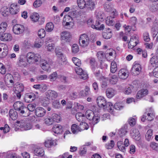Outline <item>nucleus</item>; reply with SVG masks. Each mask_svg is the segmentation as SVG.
Listing matches in <instances>:
<instances>
[{
	"label": "nucleus",
	"instance_id": "1",
	"mask_svg": "<svg viewBox=\"0 0 158 158\" xmlns=\"http://www.w3.org/2000/svg\"><path fill=\"white\" fill-rule=\"evenodd\" d=\"M58 97V93L55 91L49 90L45 93V97L41 99L42 105L46 107L49 104L50 100H53Z\"/></svg>",
	"mask_w": 158,
	"mask_h": 158
},
{
	"label": "nucleus",
	"instance_id": "2",
	"mask_svg": "<svg viewBox=\"0 0 158 158\" xmlns=\"http://www.w3.org/2000/svg\"><path fill=\"white\" fill-rule=\"evenodd\" d=\"M89 39L88 35L85 34H83L80 35L79 43L80 45L82 47H85L89 44Z\"/></svg>",
	"mask_w": 158,
	"mask_h": 158
},
{
	"label": "nucleus",
	"instance_id": "3",
	"mask_svg": "<svg viewBox=\"0 0 158 158\" xmlns=\"http://www.w3.org/2000/svg\"><path fill=\"white\" fill-rule=\"evenodd\" d=\"M15 125L19 127L22 131L30 130L31 128V125L30 123H27L25 121L23 120H17Z\"/></svg>",
	"mask_w": 158,
	"mask_h": 158
},
{
	"label": "nucleus",
	"instance_id": "4",
	"mask_svg": "<svg viewBox=\"0 0 158 158\" xmlns=\"http://www.w3.org/2000/svg\"><path fill=\"white\" fill-rule=\"evenodd\" d=\"M94 23V20L92 18L89 19L87 21V24L89 25H90L92 28L98 30H101L104 29V24H102L99 26L101 24L100 22L98 21L97 22L96 21L95 25L93 24Z\"/></svg>",
	"mask_w": 158,
	"mask_h": 158
},
{
	"label": "nucleus",
	"instance_id": "5",
	"mask_svg": "<svg viewBox=\"0 0 158 158\" xmlns=\"http://www.w3.org/2000/svg\"><path fill=\"white\" fill-rule=\"evenodd\" d=\"M38 56V54L35 55L31 52H28L26 56L27 62L29 64H32L38 61L39 59Z\"/></svg>",
	"mask_w": 158,
	"mask_h": 158
},
{
	"label": "nucleus",
	"instance_id": "6",
	"mask_svg": "<svg viewBox=\"0 0 158 158\" xmlns=\"http://www.w3.org/2000/svg\"><path fill=\"white\" fill-rule=\"evenodd\" d=\"M12 30L14 33L15 34H21L24 32L25 27L22 25L16 24L13 26Z\"/></svg>",
	"mask_w": 158,
	"mask_h": 158
},
{
	"label": "nucleus",
	"instance_id": "7",
	"mask_svg": "<svg viewBox=\"0 0 158 158\" xmlns=\"http://www.w3.org/2000/svg\"><path fill=\"white\" fill-rule=\"evenodd\" d=\"M75 70L76 73L79 76L80 78L83 80H86L88 78V76L87 73L80 68V66L76 67L75 68Z\"/></svg>",
	"mask_w": 158,
	"mask_h": 158
},
{
	"label": "nucleus",
	"instance_id": "8",
	"mask_svg": "<svg viewBox=\"0 0 158 158\" xmlns=\"http://www.w3.org/2000/svg\"><path fill=\"white\" fill-rule=\"evenodd\" d=\"M60 39L61 41L65 42H69L71 38L70 33L67 31L61 32L60 34Z\"/></svg>",
	"mask_w": 158,
	"mask_h": 158
},
{
	"label": "nucleus",
	"instance_id": "9",
	"mask_svg": "<svg viewBox=\"0 0 158 158\" xmlns=\"http://www.w3.org/2000/svg\"><path fill=\"white\" fill-rule=\"evenodd\" d=\"M141 70V66L138 64H135L132 67L131 72L132 74L134 76L139 75L140 73Z\"/></svg>",
	"mask_w": 158,
	"mask_h": 158
},
{
	"label": "nucleus",
	"instance_id": "10",
	"mask_svg": "<svg viewBox=\"0 0 158 158\" xmlns=\"http://www.w3.org/2000/svg\"><path fill=\"white\" fill-rule=\"evenodd\" d=\"M35 94L33 93L26 94L24 96V100L27 103L32 102L35 99Z\"/></svg>",
	"mask_w": 158,
	"mask_h": 158
},
{
	"label": "nucleus",
	"instance_id": "11",
	"mask_svg": "<svg viewBox=\"0 0 158 158\" xmlns=\"http://www.w3.org/2000/svg\"><path fill=\"white\" fill-rule=\"evenodd\" d=\"M50 65L51 64L47 60L44 59L40 60V67L43 70L47 71L50 68Z\"/></svg>",
	"mask_w": 158,
	"mask_h": 158
},
{
	"label": "nucleus",
	"instance_id": "12",
	"mask_svg": "<svg viewBox=\"0 0 158 158\" xmlns=\"http://www.w3.org/2000/svg\"><path fill=\"white\" fill-rule=\"evenodd\" d=\"M118 76L119 77L123 79H125L128 76V72L124 69H121L118 72Z\"/></svg>",
	"mask_w": 158,
	"mask_h": 158
},
{
	"label": "nucleus",
	"instance_id": "13",
	"mask_svg": "<svg viewBox=\"0 0 158 158\" xmlns=\"http://www.w3.org/2000/svg\"><path fill=\"white\" fill-rule=\"evenodd\" d=\"M69 15H66L63 20V22L62 23L63 25L67 29H70L71 27V26L72 25V24H73V23L71 21L67 22V21L66 20V19H68Z\"/></svg>",
	"mask_w": 158,
	"mask_h": 158
},
{
	"label": "nucleus",
	"instance_id": "14",
	"mask_svg": "<svg viewBox=\"0 0 158 158\" xmlns=\"http://www.w3.org/2000/svg\"><path fill=\"white\" fill-rule=\"evenodd\" d=\"M106 101L105 98L102 96H99L97 99V102L98 106L101 108H103L105 106Z\"/></svg>",
	"mask_w": 158,
	"mask_h": 158
},
{
	"label": "nucleus",
	"instance_id": "15",
	"mask_svg": "<svg viewBox=\"0 0 158 158\" xmlns=\"http://www.w3.org/2000/svg\"><path fill=\"white\" fill-rule=\"evenodd\" d=\"M52 130L55 133L60 134L63 131V127L61 125L56 124L53 126Z\"/></svg>",
	"mask_w": 158,
	"mask_h": 158
},
{
	"label": "nucleus",
	"instance_id": "16",
	"mask_svg": "<svg viewBox=\"0 0 158 158\" xmlns=\"http://www.w3.org/2000/svg\"><path fill=\"white\" fill-rule=\"evenodd\" d=\"M19 113L21 115L24 117H27L29 116L30 114V112L28 110L26 107H24L21 108V110L18 111Z\"/></svg>",
	"mask_w": 158,
	"mask_h": 158
},
{
	"label": "nucleus",
	"instance_id": "17",
	"mask_svg": "<svg viewBox=\"0 0 158 158\" xmlns=\"http://www.w3.org/2000/svg\"><path fill=\"white\" fill-rule=\"evenodd\" d=\"M95 4L92 0H87L86 1L85 6L88 10H92L95 7Z\"/></svg>",
	"mask_w": 158,
	"mask_h": 158
},
{
	"label": "nucleus",
	"instance_id": "18",
	"mask_svg": "<svg viewBox=\"0 0 158 158\" xmlns=\"http://www.w3.org/2000/svg\"><path fill=\"white\" fill-rule=\"evenodd\" d=\"M9 12L12 15L16 14L19 12V9L17 4H12L9 9Z\"/></svg>",
	"mask_w": 158,
	"mask_h": 158
},
{
	"label": "nucleus",
	"instance_id": "19",
	"mask_svg": "<svg viewBox=\"0 0 158 158\" xmlns=\"http://www.w3.org/2000/svg\"><path fill=\"white\" fill-rule=\"evenodd\" d=\"M12 37L9 33H6L2 34L0 37V40L4 41H9L11 40Z\"/></svg>",
	"mask_w": 158,
	"mask_h": 158
},
{
	"label": "nucleus",
	"instance_id": "20",
	"mask_svg": "<svg viewBox=\"0 0 158 158\" xmlns=\"http://www.w3.org/2000/svg\"><path fill=\"white\" fill-rule=\"evenodd\" d=\"M112 32L109 28L105 30L104 32L102 33V35L103 38L105 39H109L112 36Z\"/></svg>",
	"mask_w": 158,
	"mask_h": 158
},
{
	"label": "nucleus",
	"instance_id": "21",
	"mask_svg": "<svg viewBox=\"0 0 158 158\" xmlns=\"http://www.w3.org/2000/svg\"><path fill=\"white\" fill-rule=\"evenodd\" d=\"M148 90L146 89H143L139 90L137 94L136 97L138 99H140L146 95L148 94Z\"/></svg>",
	"mask_w": 158,
	"mask_h": 158
},
{
	"label": "nucleus",
	"instance_id": "22",
	"mask_svg": "<svg viewBox=\"0 0 158 158\" xmlns=\"http://www.w3.org/2000/svg\"><path fill=\"white\" fill-rule=\"evenodd\" d=\"M56 141L53 140H48L44 143L45 146L47 148H50L52 146L56 145L57 143Z\"/></svg>",
	"mask_w": 158,
	"mask_h": 158
},
{
	"label": "nucleus",
	"instance_id": "23",
	"mask_svg": "<svg viewBox=\"0 0 158 158\" xmlns=\"http://www.w3.org/2000/svg\"><path fill=\"white\" fill-rule=\"evenodd\" d=\"M107 97L109 98H110L113 97L115 94V90L111 88L107 89L106 92Z\"/></svg>",
	"mask_w": 158,
	"mask_h": 158
},
{
	"label": "nucleus",
	"instance_id": "24",
	"mask_svg": "<svg viewBox=\"0 0 158 158\" xmlns=\"http://www.w3.org/2000/svg\"><path fill=\"white\" fill-rule=\"evenodd\" d=\"M9 116L13 120H15L18 117V113L15 110L10 109L9 112Z\"/></svg>",
	"mask_w": 158,
	"mask_h": 158
},
{
	"label": "nucleus",
	"instance_id": "25",
	"mask_svg": "<svg viewBox=\"0 0 158 158\" xmlns=\"http://www.w3.org/2000/svg\"><path fill=\"white\" fill-rule=\"evenodd\" d=\"M131 133L133 139L136 140H139L140 139V135L138 130L137 129H134Z\"/></svg>",
	"mask_w": 158,
	"mask_h": 158
},
{
	"label": "nucleus",
	"instance_id": "26",
	"mask_svg": "<svg viewBox=\"0 0 158 158\" xmlns=\"http://www.w3.org/2000/svg\"><path fill=\"white\" fill-rule=\"evenodd\" d=\"M17 64L19 67H25L27 66V63L25 59L20 57L17 62Z\"/></svg>",
	"mask_w": 158,
	"mask_h": 158
},
{
	"label": "nucleus",
	"instance_id": "27",
	"mask_svg": "<svg viewBox=\"0 0 158 158\" xmlns=\"http://www.w3.org/2000/svg\"><path fill=\"white\" fill-rule=\"evenodd\" d=\"M103 108L104 109H107L108 111L110 113H112L113 111V106L112 104L110 102H106Z\"/></svg>",
	"mask_w": 158,
	"mask_h": 158
},
{
	"label": "nucleus",
	"instance_id": "28",
	"mask_svg": "<svg viewBox=\"0 0 158 158\" xmlns=\"http://www.w3.org/2000/svg\"><path fill=\"white\" fill-rule=\"evenodd\" d=\"M75 116L77 120L80 122H83L85 118V115L81 113H77Z\"/></svg>",
	"mask_w": 158,
	"mask_h": 158
},
{
	"label": "nucleus",
	"instance_id": "29",
	"mask_svg": "<svg viewBox=\"0 0 158 158\" xmlns=\"http://www.w3.org/2000/svg\"><path fill=\"white\" fill-rule=\"evenodd\" d=\"M0 12L2 15L5 17L8 16L10 13L9 8L6 6L1 8Z\"/></svg>",
	"mask_w": 158,
	"mask_h": 158
},
{
	"label": "nucleus",
	"instance_id": "30",
	"mask_svg": "<svg viewBox=\"0 0 158 158\" xmlns=\"http://www.w3.org/2000/svg\"><path fill=\"white\" fill-rule=\"evenodd\" d=\"M71 129L72 132L74 134H77L78 132L81 131V129H80L79 127L75 124L72 125Z\"/></svg>",
	"mask_w": 158,
	"mask_h": 158
},
{
	"label": "nucleus",
	"instance_id": "31",
	"mask_svg": "<svg viewBox=\"0 0 158 158\" xmlns=\"http://www.w3.org/2000/svg\"><path fill=\"white\" fill-rule=\"evenodd\" d=\"M114 18V16L107 17L106 20V24L109 26H113L114 23V21L113 20Z\"/></svg>",
	"mask_w": 158,
	"mask_h": 158
},
{
	"label": "nucleus",
	"instance_id": "32",
	"mask_svg": "<svg viewBox=\"0 0 158 158\" xmlns=\"http://www.w3.org/2000/svg\"><path fill=\"white\" fill-rule=\"evenodd\" d=\"M13 106L15 109V110L18 111L24 107L23 103L20 102H16L14 103Z\"/></svg>",
	"mask_w": 158,
	"mask_h": 158
},
{
	"label": "nucleus",
	"instance_id": "33",
	"mask_svg": "<svg viewBox=\"0 0 158 158\" xmlns=\"http://www.w3.org/2000/svg\"><path fill=\"white\" fill-rule=\"evenodd\" d=\"M94 116V113L91 110H88L85 112V117L87 119L89 120H91L93 119Z\"/></svg>",
	"mask_w": 158,
	"mask_h": 158
},
{
	"label": "nucleus",
	"instance_id": "34",
	"mask_svg": "<svg viewBox=\"0 0 158 158\" xmlns=\"http://www.w3.org/2000/svg\"><path fill=\"white\" fill-rule=\"evenodd\" d=\"M15 91L19 92H23L24 89V86L23 84L17 83L15 87Z\"/></svg>",
	"mask_w": 158,
	"mask_h": 158
},
{
	"label": "nucleus",
	"instance_id": "35",
	"mask_svg": "<svg viewBox=\"0 0 158 158\" xmlns=\"http://www.w3.org/2000/svg\"><path fill=\"white\" fill-rule=\"evenodd\" d=\"M146 139L148 141H149L151 139H152V130L151 129L148 130L145 135Z\"/></svg>",
	"mask_w": 158,
	"mask_h": 158
},
{
	"label": "nucleus",
	"instance_id": "36",
	"mask_svg": "<svg viewBox=\"0 0 158 158\" xmlns=\"http://www.w3.org/2000/svg\"><path fill=\"white\" fill-rule=\"evenodd\" d=\"M7 24L5 22H2L0 24V34L4 33L6 30Z\"/></svg>",
	"mask_w": 158,
	"mask_h": 158
},
{
	"label": "nucleus",
	"instance_id": "37",
	"mask_svg": "<svg viewBox=\"0 0 158 158\" xmlns=\"http://www.w3.org/2000/svg\"><path fill=\"white\" fill-rule=\"evenodd\" d=\"M54 27L53 23L51 22L47 23L45 26V29L47 31L51 32L52 31Z\"/></svg>",
	"mask_w": 158,
	"mask_h": 158
},
{
	"label": "nucleus",
	"instance_id": "38",
	"mask_svg": "<svg viewBox=\"0 0 158 158\" xmlns=\"http://www.w3.org/2000/svg\"><path fill=\"white\" fill-rule=\"evenodd\" d=\"M39 15L38 13H34L30 16V18L32 21L34 22L37 21L39 19Z\"/></svg>",
	"mask_w": 158,
	"mask_h": 158
},
{
	"label": "nucleus",
	"instance_id": "39",
	"mask_svg": "<svg viewBox=\"0 0 158 158\" xmlns=\"http://www.w3.org/2000/svg\"><path fill=\"white\" fill-rule=\"evenodd\" d=\"M117 69V65L116 62L112 61L110 65V72L112 73H115Z\"/></svg>",
	"mask_w": 158,
	"mask_h": 158
},
{
	"label": "nucleus",
	"instance_id": "40",
	"mask_svg": "<svg viewBox=\"0 0 158 158\" xmlns=\"http://www.w3.org/2000/svg\"><path fill=\"white\" fill-rule=\"evenodd\" d=\"M150 62L151 64L153 66H154V65L158 64V57L157 56H153L150 59Z\"/></svg>",
	"mask_w": 158,
	"mask_h": 158
},
{
	"label": "nucleus",
	"instance_id": "41",
	"mask_svg": "<svg viewBox=\"0 0 158 158\" xmlns=\"http://www.w3.org/2000/svg\"><path fill=\"white\" fill-rule=\"evenodd\" d=\"M118 81V78L116 75L112 76L109 79L110 82L112 84L115 85L116 84Z\"/></svg>",
	"mask_w": 158,
	"mask_h": 158
},
{
	"label": "nucleus",
	"instance_id": "42",
	"mask_svg": "<svg viewBox=\"0 0 158 158\" xmlns=\"http://www.w3.org/2000/svg\"><path fill=\"white\" fill-rule=\"evenodd\" d=\"M77 2L79 7L81 9L85 7L86 1L84 0H77Z\"/></svg>",
	"mask_w": 158,
	"mask_h": 158
},
{
	"label": "nucleus",
	"instance_id": "43",
	"mask_svg": "<svg viewBox=\"0 0 158 158\" xmlns=\"http://www.w3.org/2000/svg\"><path fill=\"white\" fill-rule=\"evenodd\" d=\"M96 56L98 59L102 61L105 56V54L102 51H99L97 52Z\"/></svg>",
	"mask_w": 158,
	"mask_h": 158
},
{
	"label": "nucleus",
	"instance_id": "44",
	"mask_svg": "<svg viewBox=\"0 0 158 158\" xmlns=\"http://www.w3.org/2000/svg\"><path fill=\"white\" fill-rule=\"evenodd\" d=\"M95 15L97 19L100 21L103 19L104 15L101 11H96Z\"/></svg>",
	"mask_w": 158,
	"mask_h": 158
},
{
	"label": "nucleus",
	"instance_id": "45",
	"mask_svg": "<svg viewBox=\"0 0 158 158\" xmlns=\"http://www.w3.org/2000/svg\"><path fill=\"white\" fill-rule=\"evenodd\" d=\"M52 105L53 107L56 109H59L61 108L60 102L58 100H54L52 103Z\"/></svg>",
	"mask_w": 158,
	"mask_h": 158
},
{
	"label": "nucleus",
	"instance_id": "46",
	"mask_svg": "<svg viewBox=\"0 0 158 158\" xmlns=\"http://www.w3.org/2000/svg\"><path fill=\"white\" fill-rule=\"evenodd\" d=\"M52 120L53 122L59 123L60 120V117L58 114H54L52 115Z\"/></svg>",
	"mask_w": 158,
	"mask_h": 158
},
{
	"label": "nucleus",
	"instance_id": "47",
	"mask_svg": "<svg viewBox=\"0 0 158 158\" xmlns=\"http://www.w3.org/2000/svg\"><path fill=\"white\" fill-rule=\"evenodd\" d=\"M91 68L95 76H98L100 74L99 68L97 67V65L93 66Z\"/></svg>",
	"mask_w": 158,
	"mask_h": 158
},
{
	"label": "nucleus",
	"instance_id": "48",
	"mask_svg": "<svg viewBox=\"0 0 158 158\" xmlns=\"http://www.w3.org/2000/svg\"><path fill=\"white\" fill-rule=\"evenodd\" d=\"M123 107L124 106L122 103L117 102L114 104L113 107V108H114L116 110H119L122 109Z\"/></svg>",
	"mask_w": 158,
	"mask_h": 158
},
{
	"label": "nucleus",
	"instance_id": "49",
	"mask_svg": "<svg viewBox=\"0 0 158 158\" xmlns=\"http://www.w3.org/2000/svg\"><path fill=\"white\" fill-rule=\"evenodd\" d=\"M4 48H3L2 52V53L1 55L0 56L1 57H5L7 55L8 53L7 46L5 44H4Z\"/></svg>",
	"mask_w": 158,
	"mask_h": 158
},
{
	"label": "nucleus",
	"instance_id": "50",
	"mask_svg": "<svg viewBox=\"0 0 158 158\" xmlns=\"http://www.w3.org/2000/svg\"><path fill=\"white\" fill-rule=\"evenodd\" d=\"M72 60L75 65L77 67L80 66L81 64V62L80 59L76 57H73L72 58Z\"/></svg>",
	"mask_w": 158,
	"mask_h": 158
},
{
	"label": "nucleus",
	"instance_id": "51",
	"mask_svg": "<svg viewBox=\"0 0 158 158\" xmlns=\"http://www.w3.org/2000/svg\"><path fill=\"white\" fill-rule=\"evenodd\" d=\"M137 44V42L136 41L135 42H133L132 40L130 41L128 44V48L130 49H132Z\"/></svg>",
	"mask_w": 158,
	"mask_h": 158
},
{
	"label": "nucleus",
	"instance_id": "52",
	"mask_svg": "<svg viewBox=\"0 0 158 158\" xmlns=\"http://www.w3.org/2000/svg\"><path fill=\"white\" fill-rule=\"evenodd\" d=\"M114 145V142L113 140H111L110 143L106 144L105 145L106 148L108 149H112Z\"/></svg>",
	"mask_w": 158,
	"mask_h": 158
},
{
	"label": "nucleus",
	"instance_id": "53",
	"mask_svg": "<svg viewBox=\"0 0 158 158\" xmlns=\"http://www.w3.org/2000/svg\"><path fill=\"white\" fill-rule=\"evenodd\" d=\"M133 89V86L130 85V86L127 87L125 89L124 93L125 94H130L132 91V89Z\"/></svg>",
	"mask_w": 158,
	"mask_h": 158
},
{
	"label": "nucleus",
	"instance_id": "54",
	"mask_svg": "<svg viewBox=\"0 0 158 158\" xmlns=\"http://www.w3.org/2000/svg\"><path fill=\"white\" fill-rule=\"evenodd\" d=\"M42 120H44V123L48 125H51L53 123L52 118H45L44 120L41 119V121H42Z\"/></svg>",
	"mask_w": 158,
	"mask_h": 158
},
{
	"label": "nucleus",
	"instance_id": "55",
	"mask_svg": "<svg viewBox=\"0 0 158 158\" xmlns=\"http://www.w3.org/2000/svg\"><path fill=\"white\" fill-rule=\"evenodd\" d=\"M57 77V73L54 72L50 76L49 78L51 81H54L56 79Z\"/></svg>",
	"mask_w": 158,
	"mask_h": 158
},
{
	"label": "nucleus",
	"instance_id": "56",
	"mask_svg": "<svg viewBox=\"0 0 158 158\" xmlns=\"http://www.w3.org/2000/svg\"><path fill=\"white\" fill-rule=\"evenodd\" d=\"M72 52L76 53L79 51V48L78 45L76 44H73L72 47Z\"/></svg>",
	"mask_w": 158,
	"mask_h": 158
},
{
	"label": "nucleus",
	"instance_id": "57",
	"mask_svg": "<svg viewBox=\"0 0 158 158\" xmlns=\"http://www.w3.org/2000/svg\"><path fill=\"white\" fill-rule=\"evenodd\" d=\"M35 104H29L28 105L27 108L29 112L35 110Z\"/></svg>",
	"mask_w": 158,
	"mask_h": 158
},
{
	"label": "nucleus",
	"instance_id": "58",
	"mask_svg": "<svg viewBox=\"0 0 158 158\" xmlns=\"http://www.w3.org/2000/svg\"><path fill=\"white\" fill-rule=\"evenodd\" d=\"M104 8L105 10L107 12H110L112 10L111 4H106L104 5Z\"/></svg>",
	"mask_w": 158,
	"mask_h": 158
},
{
	"label": "nucleus",
	"instance_id": "59",
	"mask_svg": "<svg viewBox=\"0 0 158 158\" xmlns=\"http://www.w3.org/2000/svg\"><path fill=\"white\" fill-rule=\"evenodd\" d=\"M48 50L49 51H52L54 50V44L52 43H50L47 45Z\"/></svg>",
	"mask_w": 158,
	"mask_h": 158
},
{
	"label": "nucleus",
	"instance_id": "60",
	"mask_svg": "<svg viewBox=\"0 0 158 158\" xmlns=\"http://www.w3.org/2000/svg\"><path fill=\"white\" fill-rule=\"evenodd\" d=\"M147 116V120L149 121H152L153 119L155 117L153 114L151 113H148Z\"/></svg>",
	"mask_w": 158,
	"mask_h": 158
},
{
	"label": "nucleus",
	"instance_id": "61",
	"mask_svg": "<svg viewBox=\"0 0 158 158\" xmlns=\"http://www.w3.org/2000/svg\"><path fill=\"white\" fill-rule=\"evenodd\" d=\"M100 118V117L99 116H95L94 115V117H93V119H91V120H92L93 123L94 124H97L99 121Z\"/></svg>",
	"mask_w": 158,
	"mask_h": 158
},
{
	"label": "nucleus",
	"instance_id": "62",
	"mask_svg": "<svg viewBox=\"0 0 158 158\" xmlns=\"http://www.w3.org/2000/svg\"><path fill=\"white\" fill-rule=\"evenodd\" d=\"M86 148L85 145H83L81 148L80 149V154L82 155L86 153Z\"/></svg>",
	"mask_w": 158,
	"mask_h": 158
},
{
	"label": "nucleus",
	"instance_id": "63",
	"mask_svg": "<svg viewBox=\"0 0 158 158\" xmlns=\"http://www.w3.org/2000/svg\"><path fill=\"white\" fill-rule=\"evenodd\" d=\"M150 146L153 150H156L157 149L158 145L157 143L154 142H152L150 143Z\"/></svg>",
	"mask_w": 158,
	"mask_h": 158
},
{
	"label": "nucleus",
	"instance_id": "64",
	"mask_svg": "<svg viewBox=\"0 0 158 158\" xmlns=\"http://www.w3.org/2000/svg\"><path fill=\"white\" fill-rule=\"evenodd\" d=\"M153 76L156 77L158 78V66L156 67L153 71Z\"/></svg>",
	"mask_w": 158,
	"mask_h": 158
}]
</instances>
